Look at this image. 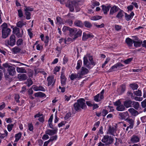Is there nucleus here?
I'll use <instances>...</instances> for the list:
<instances>
[{"mask_svg":"<svg viewBox=\"0 0 146 146\" xmlns=\"http://www.w3.org/2000/svg\"><path fill=\"white\" fill-rule=\"evenodd\" d=\"M94 25L97 27L98 28H103L104 26V23H102L100 25H98L94 24Z\"/></svg>","mask_w":146,"mask_h":146,"instance_id":"bf43d9fd","label":"nucleus"},{"mask_svg":"<svg viewBox=\"0 0 146 146\" xmlns=\"http://www.w3.org/2000/svg\"><path fill=\"white\" fill-rule=\"evenodd\" d=\"M124 65L120 62H118L112 66L109 70L110 72H112L115 71V69L123 67Z\"/></svg>","mask_w":146,"mask_h":146,"instance_id":"6e6552de","label":"nucleus"},{"mask_svg":"<svg viewBox=\"0 0 146 146\" xmlns=\"http://www.w3.org/2000/svg\"><path fill=\"white\" fill-rule=\"evenodd\" d=\"M16 70L18 73H26V71L25 69L23 68H19L17 67Z\"/></svg>","mask_w":146,"mask_h":146,"instance_id":"c9c22d12","label":"nucleus"},{"mask_svg":"<svg viewBox=\"0 0 146 146\" xmlns=\"http://www.w3.org/2000/svg\"><path fill=\"white\" fill-rule=\"evenodd\" d=\"M29 10H25V14L26 16V19L27 20L30 19H31V13L29 12Z\"/></svg>","mask_w":146,"mask_h":146,"instance_id":"79ce46f5","label":"nucleus"},{"mask_svg":"<svg viewBox=\"0 0 146 146\" xmlns=\"http://www.w3.org/2000/svg\"><path fill=\"white\" fill-rule=\"evenodd\" d=\"M134 15V13L133 12H131L129 15L128 14L125 12V19L128 21L131 20Z\"/></svg>","mask_w":146,"mask_h":146,"instance_id":"a211bd4d","label":"nucleus"},{"mask_svg":"<svg viewBox=\"0 0 146 146\" xmlns=\"http://www.w3.org/2000/svg\"><path fill=\"white\" fill-rule=\"evenodd\" d=\"M66 6L68 7V8L71 9L73 7V2L72 0H67L66 3Z\"/></svg>","mask_w":146,"mask_h":146,"instance_id":"c756f323","label":"nucleus"},{"mask_svg":"<svg viewBox=\"0 0 146 146\" xmlns=\"http://www.w3.org/2000/svg\"><path fill=\"white\" fill-rule=\"evenodd\" d=\"M114 140L113 137L108 135H104L101 140L102 141L107 145L112 144Z\"/></svg>","mask_w":146,"mask_h":146,"instance_id":"7ed1b4c3","label":"nucleus"},{"mask_svg":"<svg viewBox=\"0 0 146 146\" xmlns=\"http://www.w3.org/2000/svg\"><path fill=\"white\" fill-rule=\"evenodd\" d=\"M21 134L20 133H19L16 134L15 137V142L18 141L21 137Z\"/></svg>","mask_w":146,"mask_h":146,"instance_id":"c03bdc74","label":"nucleus"},{"mask_svg":"<svg viewBox=\"0 0 146 146\" xmlns=\"http://www.w3.org/2000/svg\"><path fill=\"white\" fill-rule=\"evenodd\" d=\"M84 2V0H80L79 1L74 0V5H75V6L76 5H82Z\"/></svg>","mask_w":146,"mask_h":146,"instance_id":"e433bc0d","label":"nucleus"},{"mask_svg":"<svg viewBox=\"0 0 146 146\" xmlns=\"http://www.w3.org/2000/svg\"><path fill=\"white\" fill-rule=\"evenodd\" d=\"M7 71L9 75L12 76L14 75L16 72L15 68L12 66H9L7 68Z\"/></svg>","mask_w":146,"mask_h":146,"instance_id":"4468645a","label":"nucleus"},{"mask_svg":"<svg viewBox=\"0 0 146 146\" xmlns=\"http://www.w3.org/2000/svg\"><path fill=\"white\" fill-rule=\"evenodd\" d=\"M128 115L127 111L123 112H120L119 113V115L120 118L122 119H126Z\"/></svg>","mask_w":146,"mask_h":146,"instance_id":"4be33fe9","label":"nucleus"},{"mask_svg":"<svg viewBox=\"0 0 146 146\" xmlns=\"http://www.w3.org/2000/svg\"><path fill=\"white\" fill-rule=\"evenodd\" d=\"M10 40H6L5 41V44L7 46L10 45L13 46L15 44L16 42L15 36L13 35H11L10 38Z\"/></svg>","mask_w":146,"mask_h":146,"instance_id":"39448f33","label":"nucleus"},{"mask_svg":"<svg viewBox=\"0 0 146 146\" xmlns=\"http://www.w3.org/2000/svg\"><path fill=\"white\" fill-rule=\"evenodd\" d=\"M19 78L21 80H26L27 77L26 75L25 74H19L18 75Z\"/></svg>","mask_w":146,"mask_h":146,"instance_id":"72a5a7b5","label":"nucleus"},{"mask_svg":"<svg viewBox=\"0 0 146 146\" xmlns=\"http://www.w3.org/2000/svg\"><path fill=\"white\" fill-rule=\"evenodd\" d=\"M102 17L101 16L96 15L92 17L91 18V20L93 21H96L101 19Z\"/></svg>","mask_w":146,"mask_h":146,"instance_id":"37998d69","label":"nucleus"},{"mask_svg":"<svg viewBox=\"0 0 146 146\" xmlns=\"http://www.w3.org/2000/svg\"><path fill=\"white\" fill-rule=\"evenodd\" d=\"M56 19L57 23H59L60 24H63V21L60 17L58 16L57 17Z\"/></svg>","mask_w":146,"mask_h":146,"instance_id":"09e8293b","label":"nucleus"},{"mask_svg":"<svg viewBox=\"0 0 146 146\" xmlns=\"http://www.w3.org/2000/svg\"><path fill=\"white\" fill-rule=\"evenodd\" d=\"M117 127V124H115V125L114 127H111L110 125L109 127V128L108 129V131L109 133L112 135H113L114 136H115V135L114 134V132L115 131H116V128Z\"/></svg>","mask_w":146,"mask_h":146,"instance_id":"9d476101","label":"nucleus"},{"mask_svg":"<svg viewBox=\"0 0 146 146\" xmlns=\"http://www.w3.org/2000/svg\"><path fill=\"white\" fill-rule=\"evenodd\" d=\"M121 28L122 26L121 25H116L115 26V29L116 31H119L121 29Z\"/></svg>","mask_w":146,"mask_h":146,"instance_id":"864d4df0","label":"nucleus"},{"mask_svg":"<svg viewBox=\"0 0 146 146\" xmlns=\"http://www.w3.org/2000/svg\"><path fill=\"white\" fill-rule=\"evenodd\" d=\"M60 69V68L59 67L56 66L55 67L54 70V74H56V72L59 71Z\"/></svg>","mask_w":146,"mask_h":146,"instance_id":"69168bd1","label":"nucleus"},{"mask_svg":"<svg viewBox=\"0 0 146 146\" xmlns=\"http://www.w3.org/2000/svg\"><path fill=\"white\" fill-rule=\"evenodd\" d=\"M18 16L19 17H21L23 16V12L21 10H18Z\"/></svg>","mask_w":146,"mask_h":146,"instance_id":"13d9d810","label":"nucleus"},{"mask_svg":"<svg viewBox=\"0 0 146 146\" xmlns=\"http://www.w3.org/2000/svg\"><path fill=\"white\" fill-rule=\"evenodd\" d=\"M141 119L142 123L146 122V115L141 117Z\"/></svg>","mask_w":146,"mask_h":146,"instance_id":"338daca9","label":"nucleus"},{"mask_svg":"<svg viewBox=\"0 0 146 146\" xmlns=\"http://www.w3.org/2000/svg\"><path fill=\"white\" fill-rule=\"evenodd\" d=\"M13 32L18 37H21L22 36V34L20 33V30L19 28L16 27L14 28L13 29Z\"/></svg>","mask_w":146,"mask_h":146,"instance_id":"aec40b11","label":"nucleus"},{"mask_svg":"<svg viewBox=\"0 0 146 146\" xmlns=\"http://www.w3.org/2000/svg\"><path fill=\"white\" fill-rule=\"evenodd\" d=\"M5 133L4 134H2L0 135V138L1 139H3L8 134V132L7 131L5 130L4 131Z\"/></svg>","mask_w":146,"mask_h":146,"instance_id":"49530a36","label":"nucleus"},{"mask_svg":"<svg viewBox=\"0 0 146 146\" xmlns=\"http://www.w3.org/2000/svg\"><path fill=\"white\" fill-rule=\"evenodd\" d=\"M26 25V23L23 21H19L18 22L17 24V25L18 27H21L23 25Z\"/></svg>","mask_w":146,"mask_h":146,"instance_id":"a19ab883","label":"nucleus"},{"mask_svg":"<svg viewBox=\"0 0 146 146\" xmlns=\"http://www.w3.org/2000/svg\"><path fill=\"white\" fill-rule=\"evenodd\" d=\"M139 106V103L133 101L132 103V107H133L136 110H137Z\"/></svg>","mask_w":146,"mask_h":146,"instance_id":"7c9ffc66","label":"nucleus"},{"mask_svg":"<svg viewBox=\"0 0 146 146\" xmlns=\"http://www.w3.org/2000/svg\"><path fill=\"white\" fill-rule=\"evenodd\" d=\"M132 102L133 101L130 100H127L123 102L124 105L127 108L132 107Z\"/></svg>","mask_w":146,"mask_h":146,"instance_id":"f3484780","label":"nucleus"},{"mask_svg":"<svg viewBox=\"0 0 146 146\" xmlns=\"http://www.w3.org/2000/svg\"><path fill=\"white\" fill-rule=\"evenodd\" d=\"M86 104L88 107H91L93 106L92 110H94L95 109L98 108L99 106L97 104H92L91 101H87L86 102Z\"/></svg>","mask_w":146,"mask_h":146,"instance_id":"f8f14e48","label":"nucleus"},{"mask_svg":"<svg viewBox=\"0 0 146 146\" xmlns=\"http://www.w3.org/2000/svg\"><path fill=\"white\" fill-rule=\"evenodd\" d=\"M129 87L133 90H137L138 87V85L135 83L131 84L129 85Z\"/></svg>","mask_w":146,"mask_h":146,"instance_id":"f704fd0d","label":"nucleus"},{"mask_svg":"<svg viewBox=\"0 0 146 146\" xmlns=\"http://www.w3.org/2000/svg\"><path fill=\"white\" fill-rule=\"evenodd\" d=\"M89 72L88 70L85 67H82L81 69L80 75L82 76L87 74Z\"/></svg>","mask_w":146,"mask_h":146,"instance_id":"a878e982","label":"nucleus"},{"mask_svg":"<svg viewBox=\"0 0 146 146\" xmlns=\"http://www.w3.org/2000/svg\"><path fill=\"white\" fill-rule=\"evenodd\" d=\"M126 89V85L124 84L121 85L117 90V91L119 95H121L124 93Z\"/></svg>","mask_w":146,"mask_h":146,"instance_id":"0eeeda50","label":"nucleus"},{"mask_svg":"<svg viewBox=\"0 0 146 146\" xmlns=\"http://www.w3.org/2000/svg\"><path fill=\"white\" fill-rule=\"evenodd\" d=\"M35 96L36 97H42L44 96L45 95L42 92H39L35 93Z\"/></svg>","mask_w":146,"mask_h":146,"instance_id":"4c0bfd02","label":"nucleus"},{"mask_svg":"<svg viewBox=\"0 0 146 146\" xmlns=\"http://www.w3.org/2000/svg\"><path fill=\"white\" fill-rule=\"evenodd\" d=\"M82 64V62L81 60H79L77 62V66L76 67V69L77 70H79Z\"/></svg>","mask_w":146,"mask_h":146,"instance_id":"ea45409f","label":"nucleus"},{"mask_svg":"<svg viewBox=\"0 0 146 146\" xmlns=\"http://www.w3.org/2000/svg\"><path fill=\"white\" fill-rule=\"evenodd\" d=\"M82 33V31L81 29L74 28V40L78 37H81Z\"/></svg>","mask_w":146,"mask_h":146,"instance_id":"423d86ee","label":"nucleus"},{"mask_svg":"<svg viewBox=\"0 0 146 146\" xmlns=\"http://www.w3.org/2000/svg\"><path fill=\"white\" fill-rule=\"evenodd\" d=\"M125 106H124V104L123 105L121 104L116 108V110L117 111H124L125 110Z\"/></svg>","mask_w":146,"mask_h":146,"instance_id":"2f4dec72","label":"nucleus"},{"mask_svg":"<svg viewBox=\"0 0 146 146\" xmlns=\"http://www.w3.org/2000/svg\"><path fill=\"white\" fill-rule=\"evenodd\" d=\"M141 106L143 108H146V99H145L141 102Z\"/></svg>","mask_w":146,"mask_h":146,"instance_id":"3c124183","label":"nucleus"},{"mask_svg":"<svg viewBox=\"0 0 146 146\" xmlns=\"http://www.w3.org/2000/svg\"><path fill=\"white\" fill-rule=\"evenodd\" d=\"M13 126V124L8 125L7 127L8 131H11L12 130Z\"/></svg>","mask_w":146,"mask_h":146,"instance_id":"680f3d73","label":"nucleus"},{"mask_svg":"<svg viewBox=\"0 0 146 146\" xmlns=\"http://www.w3.org/2000/svg\"><path fill=\"white\" fill-rule=\"evenodd\" d=\"M61 83L62 86H64L66 83V78L63 73H61Z\"/></svg>","mask_w":146,"mask_h":146,"instance_id":"5701e85b","label":"nucleus"},{"mask_svg":"<svg viewBox=\"0 0 146 146\" xmlns=\"http://www.w3.org/2000/svg\"><path fill=\"white\" fill-rule=\"evenodd\" d=\"M94 36L92 33L87 34L85 32H84L83 34L82 40L84 41H85L88 38H93Z\"/></svg>","mask_w":146,"mask_h":146,"instance_id":"9b49d317","label":"nucleus"},{"mask_svg":"<svg viewBox=\"0 0 146 146\" xmlns=\"http://www.w3.org/2000/svg\"><path fill=\"white\" fill-rule=\"evenodd\" d=\"M57 137V136L56 135L52 136L50 137V139L49 140L50 142L54 140H56Z\"/></svg>","mask_w":146,"mask_h":146,"instance_id":"052dcab7","label":"nucleus"},{"mask_svg":"<svg viewBox=\"0 0 146 146\" xmlns=\"http://www.w3.org/2000/svg\"><path fill=\"white\" fill-rule=\"evenodd\" d=\"M28 127L29 130L30 131H32L33 129V125L31 123H29L28 124Z\"/></svg>","mask_w":146,"mask_h":146,"instance_id":"0e129e2a","label":"nucleus"},{"mask_svg":"<svg viewBox=\"0 0 146 146\" xmlns=\"http://www.w3.org/2000/svg\"><path fill=\"white\" fill-rule=\"evenodd\" d=\"M133 60V58H130L125 60L124 61V62L126 64H128L130 63Z\"/></svg>","mask_w":146,"mask_h":146,"instance_id":"8fccbe9b","label":"nucleus"},{"mask_svg":"<svg viewBox=\"0 0 146 146\" xmlns=\"http://www.w3.org/2000/svg\"><path fill=\"white\" fill-rule=\"evenodd\" d=\"M108 113V112L106 110L103 109L102 112V115L103 117H105Z\"/></svg>","mask_w":146,"mask_h":146,"instance_id":"603ef678","label":"nucleus"},{"mask_svg":"<svg viewBox=\"0 0 146 146\" xmlns=\"http://www.w3.org/2000/svg\"><path fill=\"white\" fill-rule=\"evenodd\" d=\"M127 121L129 123V128L131 129H132L133 127L134 124V121L132 119H126Z\"/></svg>","mask_w":146,"mask_h":146,"instance_id":"393cba45","label":"nucleus"},{"mask_svg":"<svg viewBox=\"0 0 146 146\" xmlns=\"http://www.w3.org/2000/svg\"><path fill=\"white\" fill-rule=\"evenodd\" d=\"M47 80L48 81V86H49L51 84L53 86L55 82V80L54 79V77L53 76H50L48 77L47 78Z\"/></svg>","mask_w":146,"mask_h":146,"instance_id":"2eb2a0df","label":"nucleus"},{"mask_svg":"<svg viewBox=\"0 0 146 146\" xmlns=\"http://www.w3.org/2000/svg\"><path fill=\"white\" fill-rule=\"evenodd\" d=\"M104 90H102L100 92L97 94L94 97V100L97 102L101 101L104 98Z\"/></svg>","mask_w":146,"mask_h":146,"instance_id":"20e7f679","label":"nucleus"},{"mask_svg":"<svg viewBox=\"0 0 146 146\" xmlns=\"http://www.w3.org/2000/svg\"><path fill=\"white\" fill-rule=\"evenodd\" d=\"M74 24L77 27L82 28L83 27V23L80 20H76L75 21Z\"/></svg>","mask_w":146,"mask_h":146,"instance_id":"b1692460","label":"nucleus"},{"mask_svg":"<svg viewBox=\"0 0 146 146\" xmlns=\"http://www.w3.org/2000/svg\"><path fill=\"white\" fill-rule=\"evenodd\" d=\"M85 100L83 98H80L77 100V102L74 104V107L76 111H78L81 109H85L87 107L86 103Z\"/></svg>","mask_w":146,"mask_h":146,"instance_id":"f257e3e1","label":"nucleus"},{"mask_svg":"<svg viewBox=\"0 0 146 146\" xmlns=\"http://www.w3.org/2000/svg\"><path fill=\"white\" fill-rule=\"evenodd\" d=\"M140 137L138 135L134 134L131 137L130 141L132 143H137L139 142Z\"/></svg>","mask_w":146,"mask_h":146,"instance_id":"1a4fd4ad","label":"nucleus"},{"mask_svg":"<svg viewBox=\"0 0 146 146\" xmlns=\"http://www.w3.org/2000/svg\"><path fill=\"white\" fill-rule=\"evenodd\" d=\"M83 27L84 26L90 29L92 27V24L89 21H85L83 23Z\"/></svg>","mask_w":146,"mask_h":146,"instance_id":"c85d7f7f","label":"nucleus"},{"mask_svg":"<svg viewBox=\"0 0 146 146\" xmlns=\"http://www.w3.org/2000/svg\"><path fill=\"white\" fill-rule=\"evenodd\" d=\"M2 29V37L3 38H6L10 34L11 31V29L7 27V24L3 23L1 26Z\"/></svg>","mask_w":146,"mask_h":146,"instance_id":"f03ea898","label":"nucleus"},{"mask_svg":"<svg viewBox=\"0 0 146 146\" xmlns=\"http://www.w3.org/2000/svg\"><path fill=\"white\" fill-rule=\"evenodd\" d=\"M133 41H134L133 40L129 37L127 38L125 40V43L127 44L129 48L133 46Z\"/></svg>","mask_w":146,"mask_h":146,"instance_id":"6ab92c4d","label":"nucleus"},{"mask_svg":"<svg viewBox=\"0 0 146 146\" xmlns=\"http://www.w3.org/2000/svg\"><path fill=\"white\" fill-rule=\"evenodd\" d=\"M99 5L100 3L96 1H94L92 6V9H94V8L95 7L98 6Z\"/></svg>","mask_w":146,"mask_h":146,"instance_id":"de8ad7c7","label":"nucleus"},{"mask_svg":"<svg viewBox=\"0 0 146 146\" xmlns=\"http://www.w3.org/2000/svg\"><path fill=\"white\" fill-rule=\"evenodd\" d=\"M128 111L132 115L136 116L138 115V112L133 108H130L128 110Z\"/></svg>","mask_w":146,"mask_h":146,"instance_id":"cd10ccee","label":"nucleus"},{"mask_svg":"<svg viewBox=\"0 0 146 146\" xmlns=\"http://www.w3.org/2000/svg\"><path fill=\"white\" fill-rule=\"evenodd\" d=\"M83 64L88 69H90L91 68L90 62H89L87 57L86 56L83 58Z\"/></svg>","mask_w":146,"mask_h":146,"instance_id":"dca6fc26","label":"nucleus"},{"mask_svg":"<svg viewBox=\"0 0 146 146\" xmlns=\"http://www.w3.org/2000/svg\"><path fill=\"white\" fill-rule=\"evenodd\" d=\"M34 70L35 73L36 74H37L39 73H40L42 72V70H41L40 69L37 68L36 67L35 68Z\"/></svg>","mask_w":146,"mask_h":146,"instance_id":"4d7b16f0","label":"nucleus"},{"mask_svg":"<svg viewBox=\"0 0 146 146\" xmlns=\"http://www.w3.org/2000/svg\"><path fill=\"white\" fill-rule=\"evenodd\" d=\"M66 123V121H62L58 124V126L59 127H60L63 125H64Z\"/></svg>","mask_w":146,"mask_h":146,"instance_id":"774afa93","label":"nucleus"},{"mask_svg":"<svg viewBox=\"0 0 146 146\" xmlns=\"http://www.w3.org/2000/svg\"><path fill=\"white\" fill-rule=\"evenodd\" d=\"M21 49L17 46H15L12 49V52L14 53H16L20 52Z\"/></svg>","mask_w":146,"mask_h":146,"instance_id":"58836bf2","label":"nucleus"},{"mask_svg":"<svg viewBox=\"0 0 146 146\" xmlns=\"http://www.w3.org/2000/svg\"><path fill=\"white\" fill-rule=\"evenodd\" d=\"M23 40L21 38L19 39L17 41V45L18 46L21 45L23 44Z\"/></svg>","mask_w":146,"mask_h":146,"instance_id":"6e6d98bb","label":"nucleus"},{"mask_svg":"<svg viewBox=\"0 0 146 146\" xmlns=\"http://www.w3.org/2000/svg\"><path fill=\"white\" fill-rule=\"evenodd\" d=\"M137 96H141V92L140 90L139 89L137 91H134L133 92Z\"/></svg>","mask_w":146,"mask_h":146,"instance_id":"a18cd8bd","label":"nucleus"},{"mask_svg":"<svg viewBox=\"0 0 146 146\" xmlns=\"http://www.w3.org/2000/svg\"><path fill=\"white\" fill-rule=\"evenodd\" d=\"M58 129L56 128L54 129H47L45 131L46 134L50 136H52L56 134L57 132Z\"/></svg>","mask_w":146,"mask_h":146,"instance_id":"ddd939ff","label":"nucleus"},{"mask_svg":"<svg viewBox=\"0 0 146 146\" xmlns=\"http://www.w3.org/2000/svg\"><path fill=\"white\" fill-rule=\"evenodd\" d=\"M134 44V46L136 47H140L142 43V41L141 40H139L138 41H135L134 40L133 41Z\"/></svg>","mask_w":146,"mask_h":146,"instance_id":"bb28decb","label":"nucleus"},{"mask_svg":"<svg viewBox=\"0 0 146 146\" xmlns=\"http://www.w3.org/2000/svg\"><path fill=\"white\" fill-rule=\"evenodd\" d=\"M125 13V12L122 10H120V11L118 12L117 15L116 16V17L119 20H122L123 17L124 16Z\"/></svg>","mask_w":146,"mask_h":146,"instance_id":"412c9836","label":"nucleus"},{"mask_svg":"<svg viewBox=\"0 0 146 146\" xmlns=\"http://www.w3.org/2000/svg\"><path fill=\"white\" fill-rule=\"evenodd\" d=\"M109 60L110 59L109 58H107L106 60L105 61L104 63L102 64V68H104L106 64L108 63Z\"/></svg>","mask_w":146,"mask_h":146,"instance_id":"5fc2aeb1","label":"nucleus"},{"mask_svg":"<svg viewBox=\"0 0 146 146\" xmlns=\"http://www.w3.org/2000/svg\"><path fill=\"white\" fill-rule=\"evenodd\" d=\"M121 104V102L120 101L118 100L117 101H116L114 103V105L115 106H117L118 107V106H119Z\"/></svg>","mask_w":146,"mask_h":146,"instance_id":"e2e57ef3","label":"nucleus"},{"mask_svg":"<svg viewBox=\"0 0 146 146\" xmlns=\"http://www.w3.org/2000/svg\"><path fill=\"white\" fill-rule=\"evenodd\" d=\"M64 28L65 29L69 31L70 33V36L71 37L72 36H73V30L72 29L66 26L64 27Z\"/></svg>","mask_w":146,"mask_h":146,"instance_id":"473e14b6","label":"nucleus"}]
</instances>
